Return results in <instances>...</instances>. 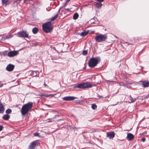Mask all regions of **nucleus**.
Returning <instances> with one entry per match:
<instances>
[{
    "instance_id": "1",
    "label": "nucleus",
    "mask_w": 149,
    "mask_h": 149,
    "mask_svg": "<svg viewBox=\"0 0 149 149\" xmlns=\"http://www.w3.org/2000/svg\"><path fill=\"white\" fill-rule=\"evenodd\" d=\"M33 103L32 102H29L24 105L22 108L21 112L22 115L26 114L33 107Z\"/></svg>"
},
{
    "instance_id": "2",
    "label": "nucleus",
    "mask_w": 149,
    "mask_h": 149,
    "mask_svg": "<svg viewBox=\"0 0 149 149\" xmlns=\"http://www.w3.org/2000/svg\"><path fill=\"white\" fill-rule=\"evenodd\" d=\"M100 61V58L99 57L91 58L88 62V66L90 67H94Z\"/></svg>"
},
{
    "instance_id": "3",
    "label": "nucleus",
    "mask_w": 149,
    "mask_h": 149,
    "mask_svg": "<svg viewBox=\"0 0 149 149\" xmlns=\"http://www.w3.org/2000/svg\"><path fill=\"white\" fill-rule=\"evenodd\" d=\"M93 85L90 82H86L75 85L74 88H78L81 89H84L86 88H90L92 87Z\"/></svg>"
},
{
    "instance_id": "4",
    "label": "nucleus",
    "mask_w": 149,
    "mask_h": 149,
    "mask_svg": "<svg viewBox=\"0 0 149 149\" xmlns=\"http://www.w3.org/2000/svg\"><path fill=\"white\" fill-rule=\"evenodd\" d=\"M42 27L43 31L46 33L49 32L52 29L51 27V23L50 22H48L43 24Z\"/></svg>"
},
{
    "instance_id": "5",
    "label": "nucleus",
    "mask_w": 149,
    "mask_h": 149,
    "mask_svg": "<svg viewBox=\"0 0 149 149\" xmlns=\"http://www.w3.org/2000/svg\"><path fill=\"white\" fill-rule=\"evenodd\" d=\"M107 36L106 34H100L97 36L95 38L96 41L97 42H101L105 41L107 38Z\"/></svg>"
},
{
    "instance_id": "6",
    "label": "nucleus",
    "mask_w": 149,
    "mask_h": 149,
    "mask_svg": "<svg viewBox=\"0 0 149 149\" xmlns=\"http://www.w3.org/2000/svg\"><path fill=\"white\" fill-rule=\"evenodd\" d=\"M18 34L20 35L21 37L24 38H28L29 35L26 31H20L18 33Z\"/></svg>"
},
{
    "instance_id": "7",
    "label": "nucleus",
    "mask_w": 149,
    "mask_h": 149,
    "mask_svg": "<svg viewBox=\"0 0 149 149\" xmlns=\"http://www.w3.org/2000/svg\"><path fill=\"white\" fill-rule=\"evenodd\" d=\"M19 53V51H10L8 54V56L9 57H13L17 55Z\"/></svg>"
},
{
    "instance_id": "8",
    "label": "nucleus",
    "mask_w": 149,
    "mask_h": 149,
    "mask_svg": "<svg viewBox=\"0 0 149 149\" xmlns=\"http://www.w3.org/2000/svg\"><path fill=\"white\" fill-rule=\"evenodd\" d=\"M115 134L114 132H109L107 133V137L109 139H113L115 136Z\"/></svg>"
},
{
    "instance_id": "9",
    "label": "nucleus",
    "mask_w": 149,
    "mask_h": 149,
    "mask_svg": "<svg viewBox=\"0 0 149 149\" xmlns=\"http://www.w3.org/2000/svg\"><path fill=\"white\" fill-rule=\"evenodd\" d=\"M76 98V97L73 96H67L63 98V100L65 101H71L73 100Z\"/></svg>"
},
{
    "instance_id": "10",
    "label": "nucleus",
    "mask_w": 149,
    "mask_h": 149,
    "mask_svg": "<svg viewBox=\"0 0 149 149\" xmlns=\"http://www.w3.org/2000/svg\"><path fill=\"white\" fill-rule=\"evenodd\" d=\"M36 141H34L31 143L29 145L28 149H34L36 146Z\"/></svg>"
},
{
    "instance_id": "11",
    "label": "nucleus",
    "mask_w": 149,
    "mask_h": 149,
    "mask_svg": "<svg viewBox=\"0 0 149 149\" xmlns=\"http://www.w3.org/2000/svg\"><path fill=\"white\" fill-rule=\"evenodd\" d=\"M14 67L15 66L11 64H9L7 66L6 68V70L10 72L13 70Z\"/></svg>"
},
{
    "instance_id": "12",
    "label": "nucleus",
    "mask_w": 149,
    "mask_h": 149,
    "mask_svg": "<svg viewBox=\"0 0 149 149\" xmlns=\"http://www.w3.org/2000/svg\"><path fill=\"white\" fill-rule=\"evenodd\" d=\"M134 138V136L131 133H128L127 134V139L129 141L132 140Z\"/></svg>"
},
{
    "instance_id": "13",
    "label": "nucleus",
    "mask_w": 149,
    "mask_h": 149,
    "mask_svg": "<svg viewBox=\"0 0 149 149\" xmlns=\"http://www.w3.org/2000/svg\"><path fill=\"white\" fill-rule=\"evenodd\" d=\"M142 82V85L143 87L144 88L148 87L149 86V81H143Z\"/></svg>"
},
{
    "instance_id": "14",
    "label": "nucleus",
    "mask_w": 149,
    "mask_h": 149,
    "mask_svg": "<svg viewBox=\"0 0 149 149\" xmlns=\"http://www.w3.org/2000/svg\"><path fill=\"white\" fill-rule=\"evenodd\" d=\"M4 111V109L3 105L0 103V113H3Z\"/></svg>"
},
{
    "instance_id": "15",
    "label": "nucleus",
    "mask_w": 149,
    "mask_h": 149,
    "mask_svg": "<svg viewBox=\"0 0 149 149\" xmlns=\"http://www.w3.org/2000/svg\"><path fill=\"white\" fill-rule=\"evenodd\" d=\"M10 116L7 114L4 115L2 117V118L5 120H8L10 118Z\"/></svg>"
},
{
    "instance_id": "16",
    "label": "nucleus",
    "mask_w": 149,
    "mask_h": 149,
    "mask_svg": "<svg viewBox=\"0 0 149 149\" xmlns=\"http://www.w3.org/2000/svg\"><path fill=\"white\" fill-rule=\"evenodd\" d=\"M136 99L135 98H133L131 96H130V99L128 102L129 103H132L136 101Z\"/></svg>"
},
{
    "instance_id": "17",
    "label": "nucleus",
    "mask_w": 149,
    "mask_h": 149,
    "mask_svg": "<svg viewBox=\"0 0 149 149\" xmlns=\"http://www.w3.org/2000/svg\"><path fill=\"white\" fill-rule=\"evenodd\" d=\"M32 32L33 33L35 34L37 33L38 31V28L36 27H34L32 29Z\"/></svg>"
},
{
    "instance_id": "18",
    "label": "nucleus",
    "mask_w": 149,
    "mask_h": 149,
    "mask_svg": "<svg viewBox=\"0 0 149 149\" xmlns=\"http://www.w3.org/2000/svg\"><path fill=\"white\" fill-rule=\"evenodd\" d=\"M88 33V32H87L85 31H84L83 32H82L80 34L81 36H84L86 35Z\"/></svg>"
},
{
    "instance_id": "19",
    "label": "nucleus",
    "mask_w": 149,
    "mask_h": 149,
    "mask_svg": "<svg viewBox=\"0 0 149 149\" xmlns=\"http://www.w3.org/2000/svg\"><path fill=\"white\" fill-rule=\"evenodd\" d=\"M79 17L78 14L77 13H75L73 16V19L75 20L77 19Z\"/></svg>"
},
{
    "instance_id": "20",
    "label": "nucleus",
    "mask_w": 149,
    "mask_h": 149,
    "mask_svg": "<svg viewBox=\"0 0 149 149\" xmlns=\"http://www.w3.org/2000/svg\"><path fill=\"white\" fill-rule=\"evenodd\" d=\"M102 5V4L101 3H96L95 5V6L97 8H100L101 7Z\"/></svg>"
},
{
    "instance_id": "21",
    "label": "nucleus",
    "mask_w": 149,
    "mask_h": 149,
    "mask_svg": "<svg viewBox=\"0 0 149 149\" xmlns=\"http://www.w3.org/2000/svg\"><path fill=\"white\" fill-rule=\"evenodd\" d=\"M66 11L68 12H69L70 11V10L68 8H65L63 10H62L61 11L62 13H65V12H66Z\"/></svg>"
},
{
    "instance_id": "22",
    "label": "nucleus",
    "mask_w": 149,
    "mask_h": 149,
    "mask_svg": "<svg viewBox=\"0 0 149 149\" xmlns=\"http://www.w3.org/2000/svg\"><path fill=\"white\" fill-rule=\"evenodd\" d=\"M9 0H2V4L3 5L4 4H6L8 2Z\"/></svg>"
},
{
    "instance_id": "23",
    "label": "nucleus",
    "mask_w": 149,
    "mask_h": 149,
    "mask_svg": "<svg viewBox=\"0 0 149 149\" xmlns=\"http://www.w3.org/2000/svg\"><path fill=\"white\" fill-rule=\"evenodd\" d=\"M91 107L93 109H95L97 108V106L95 104H93L91 105Z\"/></svg>"
},
{
    "instance_id": "24",
    "label": "nucleus",
    "mask_w": 149,
    "mask_h": 149,
    "mask_svg": "<svg viewBox=\"0 0 149 149\" xmlns=\"http://www.w3.org/2000/svg\"><path fill=\"white\" fill-rule=\"evenodd\" d=\"M12 110L10 109H8L6 111V113L7 114H10L11 113Z\"/></svg>"
},
{
    "instance_id": "25",
    "label": "nucleus",
    "mask_w": 149,
    "mask_h": 149,
    "mask_svg": "<svg viewBox=\"0 0 149 149\" xmlns=\"http://www.w3.org/2000/svg\"><path fill=\"white\" fill-rule=\"evenodd\" d=\"M13 36L11 35H9L8 36H7L5 37H4V38L5 39H9L13 37Z\"/></svg>"
},
{
    "instance_id": "26",
    "label": "nucleus",
    "mask_w": 149,
    "mask_h": 149,
    "mask_svg": "<svg viewBox=\"0 0 149 149\" xmlns=\"http://www.w3.org/2000/svg\"><path fill=\"white\" fill-rule=\"evenodd\" d=\"M58 14H57L51 19V21H53L58 16Z\"/></svg>"
},
{
    "instance_id": "27",
    "label": "nucleus",
    "mask_w": 149,
    "mask_h": 149,
    "mask_svg": "<svg viewBox=\"0 0 149 149\" xmlns=\"http://www.w3.org/2000/svg\"><path fill=\"white\" fill-rule=\"evenodd\" d=\"M87 54V51L86 50H84L83 51V54L84 55H86Z\"/></svg>"
},
{
    "instance_id": "28",
    "label": "nucleus",
    "mask_w": 149,
    "mask_h": 149,
    "mask_svg": "<svg viewBox=\"0 0 149 149\" xmlns=\"http://www.w3.org/2000/svg\"><path fill=\"white\" fill-rule=\"evenodd\" d=\"M70 0H66V2L64 4V5L63 6V7H65L66 6V4Z\"/></svg>"
},
{
    "instance_id": "29",
    "label": "nucleus",
    "mask_w": 149,
    "mask_h": 149,
    "mask_svg": "<svg viewBox=\"0 0 149 149\" xmlns=\"http://www.w3.org/2000/svg\"><path fill=\"white\" fill-rule=\"evenodd\" d=\"M34 135L35 136H39V133H35L34 134Z\"/></svg>"
},
{
    "instance_id": "30",
    "label": "nucleus",
    "mask_w": 149,
    "mask_h": 149,
    "mask_svg": "<svg viewBox=\"0 0 149 149\" xmlns=\"http://www.w3.org/2000/svg\"><path fill=\"white\" fill-rule=\"evenodd\" d=\"M53 95H45V97H49L50 96H53Z\"/></svg>"
},
{
    "instance_id": "31",
    "label": "nucleus",
    "mask_w": 149,
    "mask_h": 149,
    "mask_svg": "<svg viewBox=\"0 0 149 149\" xmlns=\"http://www.w3.org/2000/svg\"><path fill=\"white\" fill-rule=\"evenodd\" d=\"M141 141H142L143 142H144L145 140H146V139L145 138L143 137V138H142V139H141Z\"/></svg>"
},
{
    "instance_id": "32",
    "label": "nucleus",
    "mask_w": 149,
    "mask_h": 149,
    "mask_svg": "<svg viewBox=\"0 0 149 149\" xmlns=\"http://www.w3.org/2000/svg\"><path fill=\"white\" fill-rule=\"evenodd\" d=\"M3 129V127L1 126V125H0V131H1Z\"/></svg>"
},
{
    "instance_id": "33",
    "label": "nucleus",
    "mask_w": 149,
    "mask_h": 149,
    "mask_svg": "<svg viewBox=\"0 0 149 149\" xmlns=\"http://www.w3.org/2000/svg\"><path fill=\"white\" fill-rule=\"evenodd\" d=\"M63 7V6L59 8V10H60Z\"/></svg>"
},
{
    "instance_id": "34",
    "label": "nucleus",
    "mask_w": 149,
    "mask_h": 149,
    "mask_svg": "<svg viewBox=\"0 0 149 149\" xmlns=\"http://www.w3.org/2000/svg\"><path fill=\"white\" fill-rule=\"evenodd\" d=\"M3 86V84H0V87H2Z\"/></svg>"
},
{
    "instance_id": "35",
    "label": "nucleus",
    "mask_w": 149,
    "mask_h": 149,
    "mask_svg": "<svg viewBox=\"0 0 149 149\" xmlns=\"http://www.w3.org/2000/svg\"><path fill=\"white\" fill-rule=\"evenodd\" d=\"M44 85L45 86H47V85L45 84V82H44Z\"/></svg>"
},
{
    "instance_id": "36",
    "label": "nucleus",
    "mask_w": 149,
    "mask_h": 149,
    "mask_svg": "<svg viewBox=\"0 0 149 149\" xmlns=\"http://www.w3.org/2000/svg\"><path fill=\"white\" fill-rule=\"evenodd\" d=\"M45 95H44V94H41L40 96H45Z\"/></svg>"
},
{
    "instance_id": "37",
    "label": "nucleus",
    "mask_w": 149,
    "mask_h": 149,
    "mask_svg": "<svg viewBox=\"0 0 149 149\" xmlns=\"http://www.w3.org/2000/svg\"><path fill=\"white\" fill-rule=\"evenodd\" d=\"M108 82H112V81H107Z\"/></svg>"
},
{
    "instance_id": "38",
    "label": "nucleus",
    "mask_w": 149,
    "mask_h": 149,
    "mask_svg": "<svg viewBox=\"0 0 149 149\" xmlns=\"http://www.w3.org/2000/svg\"><path fill=\"white\" fill-rule=\"evenodd\" d=\"M26 1V0H24V2H25V1Z\"/></svg>"
},
{
    "instance_id": "39",
    "label": "nucleus",
    "mask_w": 149,
    "mask_h": 149,
    "mask_svg": "<svg viewBox=\"0 0 149 149\" xmlns=\"http://www.w3.org/2000/svg\"><path fill=\"white\" fill-rule=\"evenodd\" d=\"M22 0H19V1L20 2Z\"/></svg>"
},
{
    "instance_id": "40",
    "label": "nucleus",
    "mask_w": 149,
    "mask_h": 149,
    "mask_svg": "<svg viewBox=\"0 0 149 149\" xmlns=\"http://www.w3.org/2000/svg\"><path fill=\"white\" fill-rule=\"evenodd\" d=\"M1 83V81H0V84Z\"/></svg>"
},
{
    "instance_id": "41",
    "label": "nucleus",
    "mask_w": 149,
    "mask_h": 149,
    "mask_svg": "<svg viewBox=\"0 0 149 149\" xmlns=\"http://www.w3.org/2000/svg\"><path fill=\"white\" fill-rule=\"evenodd\" d=\"M84 68L85 69L86 68L85 67V68Z\"/></svg>"
}]
</instances>
